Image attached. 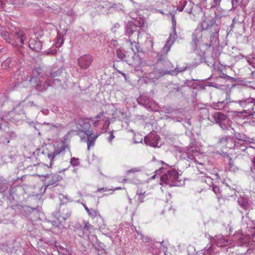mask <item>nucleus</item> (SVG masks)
<instances>
[{"label": "nucleus", "mask_w": 255, "mask_h": 255, "mask_svg": "<svg viewBox=\"0 0 255 255\" xmlns=\"http://www.w3.org/2000/svg\"><path fill=\"white\" fill-rule=\"evenodd\" d=\"M137 194L138 195V201L139 203H142L144 201V193H141L140 192H138V191H137Z\"/></svg>", "instance_id": "nucleus-20"}, {"label": "nucleus", "mask_w": 255, "mask_h": 255, "mask_svg": "<svg viewBox=\"0 0 255 255\" xmlns=\"http://www.w3.org/2000/svg\"><path fill=\"white\" fill-rule=\"evenodd\" d=\"M116 54L117 57L120 59H123L126 57V55L120 49H118L116 50Z\"/></svg>", "instance_id": "nucleus-17"}, {"label": "nucleus", "mask_w": 255, "mask_h": 255, "mask_svg": "<svg viewBox=\"0 0 255 255\" xmlns=\"http://www.w3.org/2000/svg\"><path fill=\"white\" fill-rule=\"evenodd\" d=\"M39 176L45 177L47 179L45 180V183L47 184V186H56L58 185V182L61 180L62 177L57 174H51L47 176H45L44 175L39 174Z\"/></svg>", "instance_id": "nucleus-6"}, {"label": "nucleus", "mask_w": 255, "mask_h": 255, "mask_svg": "<svg viewBox=\"0 0 255 255\" xmlns=\"http://www.w3.org/2000/svg\"><path fill=\"white\" fill-rule=\"evenodd\" d=\"M63 42V39L60 36L57 37V41L55 43V46L56 47H59L61 46Z\"/></svg>", "instance_id": "nucleus-18"}, {"label": "nucleus", "mask_w": 255, "mask_h": 255, "mask_svg": "<svg viewBox=\"0 0 255 255\" xmlns=\"http://www.w3.org/2000/svg\"><path fill=\"white\" fill-rule=\"evenodd\" d=\"M29 46L33 50L39 52L42 49V43L39 40L30 39L29 41Z\"/></svg>", "instance_id": "nucleus-9"}, {"label": "nucleus", "mask_w": 255, "mask_h": 255, "mask_svg": "<svg viewBox=\"0 0 255 255\" xmlns=\"http://www.w3.org/2000/svg\"><path fill=\"white\" fill-rule=\"evenodd\" d=\"M252 162H253V165L255 167V157L253 158Z\"/></svg>", "instance_id": "nucleus-34"}, {"label": "nucleus", "mask_w": 255, "mask_h": 255, "mask_svg": "<svg viewBox=\"0 0 255 255\" xmlns=\"http://www.w3.org/2000/svg\"><path fill=\"white\" fill-rule=\"evenodd\" d=\"M172 24L173 30L175 31V29H176V20L174 17V16H173L172 18Z\"/></svg>", "instance_id": "nucleus-23"}, {"label": "nucleus", "mask_w": 255, "mask_h": 255, "mask_svg": "<svg viewBox=\"0 0 255 255\" xmlns=\"http://www.w3.org/2000/svg\"><path fill=\"white\" fill-rule=\"evenodd\" d=\"M62 71L61 69H59L57 70H55V68L53 69V71L50 73V76L52 78L59 77L61 75Z\"/></svg>", "instance_id": "nucleus-16"}, {"label": "nucleus", "mask_w": 255, "mask_h": 255, "mask_svg": "<svg viewBox=\"0 0 255 255\" xmlns=\"http://www.w3.org/2000/svg\"><path fill=\"white\" fill-rule=\"evenodd\" d=\"M213 191L217 195L220 193V188L217 186H213Z\"/></svg>", "instance_id": "nucleus-22"}, {"label": "nucleus", "mask_w": 255, "mask_h": 255, "mask_svg": "<svg viewBox=\"0 0 255 255\" xmlns=\"http://www.w3.org/2000/svg\"><path fill=\"white\" fill-rule=\"evenodd\" d=\"M173 33L170 34V35L168 38V41L166 43L165 47H164V49H165L166 52L169 51L170 50V48L171 44H169L170 41L175 39L176 36V29H175V31H174V30H173Z\"/></svg>", "instance_id": "nucleus-13"}, {"label": "nucleus", "mask_w": 255, "mask_h": 255, "mask_svg": "<svg viewBox=\"0 0 255 255\" xmlns=\"http://www.w3.org/2000/svg\"><path fill=\"white\" fill-rule=\"evenodd\" d=\"M1 36L4 40L13 46L18 47L24 44L25 35L22 31H18L14 34L3 31Z\"/></svg>", "instance_id": "nucleus-2"}, {"label": "nucleus", "mask_w": 255, "mask_h": 255, "mask_svg": "<svg viewBox=\"0 0 255 255\" xmlns=\"http://www.w3.org/2000/svg\"><path fill=\"white\" fill-rule=\"evenodd\" d=\"M228 159H229V164L231 166H234V161H233V160H232L231 157H230V156L228 157Z\"/></svg>", "instance_id": "nucleus-27"}, {"label": "nucleus", "mask_w": 255, "mask_h": 255, "mask_svg": "<svg viewBox=\"0 0 255 255\" xmlns=\"http://www.w3.org/2000/svg\"><path fill=\"white\" fill-rule=\"evenodd\" d=\"M228 227L229 228V234H231V233L233 232V228L231 227V226L230 225H228Z\"/></svg>", "instance_id": "nucleus-29"}, {"label": "nucleus", "mask_w": 255, "mask_h": 255, "mask_svg": "<svg viewBox=\"0 0 255 255\" xmlns=\"http://www.w3.org/2000/svg\"><path fill=\"white\" fill-rule=\"evenodd\" d=\"M159 2L163 4L168 5L169 4V2L167 0H161V1H159Z\"/></svg>", "instance_id": "nucleus-26"}, {"label": "nucleus", "mask_w": 255, "mask_h": 255, "mask_svg": "<svg viewBox=\"0 0 255 255\" xmlns=\"http://www.w3.org/2000/svg\"><path fill=\"white\" fill-rule=\"evenodd\" d=\"M3 4V1L2 0H0V6H2Z\"/></svg>", "instance_id": "nucleus-35"}, {"label": "nucleus", "mask_w": 255, "mask_h": 255, "mask_svg": "<svg viewBox=\"0 0 255 255\" xmlns=\"http://www.w3.org/2000/svg\"><path fill=\"white\" fill-rule=\"evenodd\" d=\"M66 219V218H63V220H65Z\"/></svg>", "instance_id": "nucleus-39"}, {"label": "nucleus", "mask_w": 255, "mask_h": 255, "mask_svg": "<svg viewBox=\"0 0 255 255\" xmlns=\"http://www.w3.org/2000/svg\"><path fill=\"white\" fill-rule=\"evenodd\" d=\"M84 208H85V210L87 211V212L88 214L89 212H90V209H89L86 206H84Z\"/></svg>", "instance_id": "nucleus-32"}, {"label": "nucleus", "mask_w": 255, "mask_h": 255, "mask_svg": "<svg viewBox=\"0 0 255 255\" xmlns=\"http://www.w3.org/2000/svg\"><path fill=\"white\" fill-rule=\"evenodd\" d=\"M218 143L222 147H227L229 148H233L232 146H228V138L226 136L220 138Z\"/></svg>", "instance_id": "nucleus-14"}, {"label": "nucleus", "mask_w": 255, "mask_h": 255, "mask_svg": "<svg viewBox=\"0 0 255 255\" xmlns=\"http://www.w3.org/2000/svg\"><path fill=\"white\" fill-rule=\"evenodd\" d=\"M104 112H100L99 115H98L94 118V119H100L104 116Z\"/></svg>", "instance_id": "nucleus-25"}, {"label": "nucleus", "mask_w": 255, "mask_h": 255, "mask_svg": "<svg viewBox=\"0 0 255 255\" xmlns=\"http://www.w3.org/2000/svg\"><path fill=\"white\" fill-rule=\"evenodd\" d=\"M159 137L155 133H150L144 138L145 142L151 146L156 147L157 146Z\"/></svg>", "instance_id": "nucleus-8"}, {"label": "nucleus", "mask_w": 255, "mask_h": 255, "mask_svg": "<svg viewBox=\"0 0 255 255\" xmlns=\"http://www.w3.org/2000/svg\"><path fill=\"white\" fill-rule=\"evenodd\" d=\"M93 125L94 127H96V126H98L99 125V122L98 121H96V122H95L94 123H93Z\"/></svg>", "instance_id": "nucleus-31"}, {"label": "nucleus", "mask_w": 255, "mask_h": 255, "mask_svg": "<svg viewBox=\"0 0 255 255\" xmlns=\"http://www.w3.org/2000/svg\"><path fill=\"white\" fill-rule=\"evenodd\" d=\"M1 51V49H0V52Z\"/></svg>", "instance_id": "nucleus-41"}, {"label": "nucleus", "mask_w": 255, "mask_h": 255, "mask_svg": "<svg viewBox=\"0 0 255 255\" xmlns=\"http://www.w3.org/2000/svg\"><path fill=\"white\" fill-rule=\"evenodd\" d=\"M112 188H99L98 189V192H101L102 191H103L104 192L106 191H112Z\"/></svg>", "instance_id": "nucleus-24"}, {"label": "nucleus", "mask_w": 255, "mask_h": 255, "mask_svg": "<svg viewBox=\"0 0 255 255\" xmlns=\"http://www.w3.org/2000/svg\"><path fill=\"white\" fill-rule=\"evenodd\" d=\"M122 189V188H121L120 187H116L115 188H112L111 190H112V191L114 192L116 190H121Z\"/></svg>", "instance_id": "nucleus-28"}, {"label": "nucleus", "mask_w": 255, "mask_h": 255, "mask_svg": "<svg viewBox=\"0 0 255 255\" xmlns=\"http://www.w3.org/2000/svg\"><path fill=\"white\" fill-rule=\"evenodd\" d=\"M82 131L87 136V146L89 150L90 147L94 146L95 140L100 134H93L91 131L89 130H82Z\"/></svg>", "instance_id": "nucleus-7"}, {"label": "nucleus", "mask_w": 255, "mask_h": 255, "mask_svg": "<svg viewBox=\"0 0 255 255\" xmlns=\"http://www.w3.org/2000/svg\"><path fill=\"white\" fill-rule=\"evenodd\" d=\"M92 118H92V117H91V118H90V119H89V120H90V121H92Z\"/></svg>", "instance_id": "nucleus-37"}, {"label": "nucleus", "mask_w": 255, "mask_h": 255, "mask_svg": "<svg viewBox=\"0 0 255 255\" xmlns=\"http://www.w3.org/2000/svg\"><path fill=\"white\" fill-rule=\"evenodd\" d=\"M93 57L90 54H85L81 56L78 59V65L83 69H88L93 62Z\"/></svg>", "instance_id": "nucleus-5"}, {"label": "nucleus", "mask_w": 255, "mask_h": 255, "mask_svg": "<svg viewBox=\"0 0 255 255\" xmlns=\"http://www.w3.org/2000/svg\"><path fill=\"white\" fill-rule=\"evenodd\" d=\"M207 46L209 47H210L211 45L210 44H207Z\"/></svg>", "instance_id": "nucleus-36"}, {"label": "nucleus", "mask_w": 255, "mask_h": 255, "mask_svg": "<svg viewBox=\"0 0 255 255\" xmlns=\"http://www.w3.org/2000/svg\"><path fill=\"white\" fill-rule=\"evenodd\" d=\"M75 161H76V159L75 158L73 157V158H72L71 159V163H72V164H75V163H74V162H75Z\"/></svg>", "instance_id": "nucleus-33"}, {"label": "nucleus", "mask_w": 255, "mask_h": 255, "mask_svg": "<svg viewBox=\"0 0 255 255\" xmlns=\"http://www.w3.org/2000/svg\"><path fill=\"white\" fill-rule=\"evenodd\" d=\"M213 118L217 123H220L226 120L227 116L221 112H217L214 114Z\"/></svg>", "instance_id": "nucleus-11"}, {"label": "nucleus", "mask_w": 255, "mask_h": 255, "mask_svg": "<svg viewBox=\"0 0 255 255\" xmlns=\"http://www.w3.org/2000/svg\"><path fill=\"white\" fill-rule=\"evenodd\" d=\"M40 167V165H38V166H37V168H39Z\"/></svg>", "instance_id": "nucleus-40"}, {"label": "nucleus", "mask_w": 255, "mask_h": 255, "mask_svg": "<svg viewBox=\"0 0 255 255\" xmlns=\"http://www.w3.org/2000/svg\"><path fill=\"white\" fill-rule=\"evenodd\" d=\"M178 172L176 169L169 170L161 177V182L170 186H177L179 185Z\"/></svg>", "instance_id": "nucleus-3"}, {"label": "nucleus", "mask_w": 255, "mask_h": 255, "mask_svg": "<svg viewBox=\"0 0 255 255\" xmlns=\"http://www.w3.org/2000/svg\"><path fill=\"white\" fill-rule=\"evenodd\" d=\"M215 244L218 247H223L227 246L229 244V241L225 239L223 236L219 235L216 237Z\"/></svg>", "instance_id": "nucleus-10"}, {"label": "nucleus", "mask_w": 255, "mask_h": 255, "mask_svg": "<svg viewBox=\"0 0 255 255\" xmlns=\"http://www.w3.org/2000/svg\"><path fill=\"white\" fill-rule=\"evenodd\" d=\"M228 102L227 101L226 102L225 101L222 102H218L217 103H214L212 105V107L217 110H223L227 104H228Z\"/></svg>", "instance_id": "nucleus-12"}, {"label": "nucleus", "mask_w": 255, "mask_h": 255, "mask_svg": "<svg viewBox=\"0 0 255 255\" xmlns=\"http://www.w3.org/2000/svg\"><path fill=\"white\" fill-rule=\"evenodd\" d=\"M109 134H110V136L108 137V141L110 142H112L113 139L115 137V135H114L113 131H110Z\"/></svg>", "instance_id": "nucleus-21"}, {"label": "nucleus", "mask_w": 255, "mask_h": 255, "mask_svg": "<svg viewBox=\"0 0 255 255\" xmlns=\"http://www.w3.org/2000/svg\"><path fill=\"white\" fill-rule=\"evenodd\" d=\"M99 215V211L94 209H90V212L88 213V215L91 218L94 219Z\"/></svg>", "instance_id": "nucleus-15"}, {"label": "nucleus", "mask_w": 255, "mask_h": 255, "mask_svg": "<svg viewBox=\"0 0 255 255\" xmlns=\"http://www.w3.org/2000/svg\"><path fill=\"white\" fill-rule=\"evenodd\" d=\"M67 149L69 150V145L67 140L63 138L57 140L53 152H51L48 147L46 146L43 147L42 153L47 156L50 160V165H51V163L54 158L57 156L64 154Z\"/></svg>", "instance_id": "nucleus-1"}, {"label": "nucleus", "mask_w": 255, "mask_h": 255, "mask_svg": "<svg viewBox=\"0 0 255 255\" xmlns=\"http://www.w3.org/2000/svg\"><path fill=\"white\" fill-rule=\"evenodd\" d=\"M239 104L241 107L246 110L245 111L248 114H252L254 111V107L255 105V100L253 98L249 97L247 99H243L239 101Z\"/></svg>", "instance_id": "nucleus-4"}, {"label": "nucleus", "mask_w": 255, "mask_h": 255, "mask_svg": "<svg viewBox=\"0 0 255 255\" xmlns=\"http://www.w3.org/2000/svg\"><path fill=\"white\" fill-rule=\"evenodd\" d=\"M10 63V59H7L1 63V67L3 69H6L9 65V63Z\"/></svg>", "instance_id": "nucleus-19"}, {"label": "nucleus", "mask_w": 255, "mask_h": 255, "mask_svg": "<svg viewBox=\"0 0 255 255\" xmlns=\"http://www.w3.org/2000/svg\"><path fill=\"white\" fill-rule=\"evenodd\" d=\"M237 146V144L236 143H235V144H234V147H235V146Z\"/></svg>", "instance_id": "nucleus-38"}, {"label": "nucleus", "mask_w": 255, "mask_h": 255, "mask_svg": "<svg viewBox=\"0 0 255 255\" xmlns=\"http://www.w3.org/2000/svg\"><path fill=\"white\" fill-rule=\"evenodd\" d=\"M139 170H137V169H130V170H129V172H137Z\"/></svg>", "instance_id": "nucleus-30"}]
</instances>
